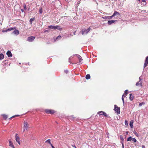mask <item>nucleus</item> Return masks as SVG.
<instances>
[{"instance_id":"nucleus-2","label":"nucleus","mask_w":148,"mask_h":148,"mask_svg":"<svg viewBox=\"0 0 148 148\" xmlns=\"http://www.w3.org/2000/svg\"><path fill=\"white\" fill-rule=\"evenodd\" d=\"M29 125L28 123L27 122L24 121L23 123V131L27 130L28 127L29 126Z\"/></svg>"},{"instance_id":"nucleus-34","label":"nucleus","mask_w":148,"mask_h":148,"mask_svg":"<svg viewBox=\"0 0 148 148\" xmlns=\"http://www.w3.org/2000/svg\"><path fill=\"white\" fill-rule=\"evenodd\" d=\"M144 104V103L143 102H142L140 103L139 104V106L140 107L142 105H143Z\"/></svg>"},{"instance_id":"nucleus-53","label":"nucleus","mask_w":148,"mask_h":148,"mask_svg":"<svg viewBox=\"0 0 148 148\" xmlns=\"http://www.w3.org/2000/svg\"><path fill=\"white\" fill-rule=\"evenodd\" d=\"M75 32L74 33V35H75Z\"/></svg>"},{"instance_id":"nucleus-35","label":"nucleus","mask_w":148,"mask_h":148,"mask_svg":"<svg viewBox=\"0 0 148 148\" xmlns=\"http://www.w3.org/2000/svg\"><path fill=\"white\" fill-rule=\"evenodd\" d=\"M134 133L136 136H138V134L136 132H134Z\"/></svg>"},{"instance_id":"nucleus-18","label":"nucleus","mask_w":148,"mask_h":148,"mask_svg":"<svg viewBox=\"0 0 148 148\" xmlns=\"http://www.w3.org/2000/svg\"><path fill=\"white\" fill-rule=\"evenodd\" d=\"M133 95L132 94H130V100L131 101L133 99Z\"/></svg>"},{"instance_id":"nucleus-16","label":"nucleus","mask_w":148,"mask_h":148,"mask_svg":"<svg viewBox=\"0 0 148 148\" xmlns=\"http://www.w3.org/2000/svg\"><path fill=\"white\" fill-rule=\"evenodd\" d=\"M13 29V28H9L8 29H7L5 30H4L2 31L3 32H7L8 31H10L11 30H12Z\"/></svg>"},{"instance_id":"nucleus-30","label":"nucleus","mask_w":148,"mask_h":148,"mask_svg":"<svg viewBox=\"0 0 148 148\" xmlns=\"http://www.w3.org/2000/svg\"><path fill=\"white\" fill-rule=\"evenodd\" d=\"M128 93V90H127L125 91L124 94H125V95H127Z\"/></svg>"},{"instance_id":"nucleus-38","label":"nucleus","mask_w":148,"mask_h":148,"mask_svg":"<svg viewBox=\"0 0 148 148\" xmlns=\"http://www.w3.org/2000/svg\"><path fill=\"white\" fill-rule=\"evenodd\" d=\"M61 38V36H58L56 38V39H60Z\"/></svg>"},{"instance_id":"nucleus-41","label":"nucleus","mask_w":148,"mask_h":148,"mask_svg":"<svg viewBox=\"0 0 148 148\" xmlns=\"http://www.w3.org/2000/svg\"><path fill=\"white\" fill-rule=\"evenodd\" d=\"M125 96L126 95H125L124 94H123V95L122 96V98H123L124 99L125 97Z\"/></svg>"},{"instance_id":"nucleus-14","label":"nucleus","mask_w":148,"mask_h":148,"mask_svg":"<svg viewBox=\"0 0 148 148\" xmlns=\"http://www.w3.org/2000/svg\"><path fill=\"white\" fill-rule=\"evenodd\" d=\"M9 142L10 146L12 147V148H15L11 140H9Z\"/></svg>"},{"instance_id":"nucleus-1","label":"nucleus","mask_w":148,"mask_h":148,"mask_svg":"<svg viewBox=\"0 0 148 148\" xmlns=\"http://www.w3.org/2000/svg\"><path fill=\"white\" fill-rule=\"evenodd\" d=\"M91 29L90 27H89L88 29H83L81 31L82 35H86Z\"/></svg>"},{"instance_id":"nucleus-25","label":"nucleus","mask_w":148,"mask_h":148,"mask_svg":"<svg viewBox=\"0 0 148 148\" xmlns=\"http://www.w3.org/2000/svg\"><path fill=\"white\" fill-rule=\"evenodd\" d=\"M49 29H54V26L50 25L48 26Z\"/></svg>"},{"instance_id":"nucleus-50","label":"nucleus","mask_w":148,"mask_h":148,"mask_svg":"<svg viewBox=\"0 0 148 148\" xmlns=\"http://www.w3.org/2000/svg\"><path fill=\"white\" fill-rule=\"evenodd\" d=\"M52 147V148H55V147L53 146V145H52V146H51Z\"/></svg>"},{"instance_id":"nucleus-20","label":"nucleus","mask_w":148,"mask_h":148,"mask_svg":"<svg viewBox=\"0 0 148 148\" xmlns=\"http://www.w3.org/2000/svg\"><path fill=\"white\" fill-rule=\"evenodd\" d=\"M133 121H131L130 123V125L131 127V128H133Z\"/></svg>"},{"instance_id":"nucleus-17","label":"nucleus","mask_w":148,"mask_h":148,"mask_svg":"<svg viewBox=\"0 0 148 148\" xmlns=\"http://www.w3.org/2000/svg\"><path fill=\"white\" fill-rule=\"evenodd\" d=\"M76 56L79 60V62H80L82 60V58L79 55H76Z\"/></svg>"},{"instance_id":"nucleus-44","label":"nucleus","mask_w":148,"mask_h":148,"mask_svg":"<svg viewBox=\"0 0 148 148\" xmlns=\"http://www.w3.org/2000/svg\"><path fill=\"white\" fill-rule=\"evenodd\" d=\"M122 101H123V104H124V99H123V98H122Z\"/></svg>"},{"instance_id":"nucleus-51","label":"nucleus","mask_w":148,"mask_h":148,"mask_svg":"<svg viewBox=\"0 0 148 148\" xmlns=\"http://www.w3.org/2000/svg\"><path fill=\"white\" fill-rule=\"evenodd\" d=\"M45 32H48V31L47 30H45Z\"/></svg>"},{"instance_id":"nucleus-6","label":"nucleus","mask_w":148,"mask_h":148,"mask_svg":"<svg viewBox=\"0 0 148 148\" xmlns=\"http://www.w3.org/2000/svg\"><path fill=\"white\" fill-rule=\"evenodd\" d=\"M117 21L116 20H111L108 21V23L109 25H111L113 23H115Z\"/></svg>"},{"instance_id":"nucleus-13","label":"nucleus","mask_w":148,"mask_h":148,"mask_svg":"<svg viewBox=\"0 0 148 148\" xmlns=\"http://www.w3.org/2000/svg\"><path fill=\"white\" fill-rule=\"evenodd\" d=\"M116 15H119L120 14L119 12H118L116 11H114L113 14L112 16V18L113 17L115 16Z\"/></svg>"},{"instance_id":"nucleus-40","label":"nucleus","mask_w":148,"mask_h":148,"mask_svg":"<svg viewBox=\"0 0 148 148\" xmlns=\"http://www.w3.org/2000/svg\"><path fill=\"white\" fill-rule=\"evenodd\" d=\"M18 116V115H16L15 116H12L10 118V119H12V118H14L15 116Z\"/></svg>"},{"instance_id":"nucleus-22","label":"nucleus","mask_w":148,"mask_h":148,"mask_svg":"<svg viewBox=\"0 0 148 148\" xmlns=\"http://www.w3.org/2000/svg\"><path fill=\"white\" fill-rule=\"evenodd\" d=\"M90 77V76L89 74H87L86 76V78L87 79H89Z\"/></svg>"},{"instance_id":"nucleus-36","label":"nucleus","mask_w":148,"mask_h":148,"mask_svg":"<svg viewBox=\"0 0 148 148\" xmlns=\"http://www.w3.org/2000/svg\"><path fill=\"white\" fill-rule=\"evenodd\" d=\"M23 8H24V9L26 10H27V8L26 7V6L25 5H23Z\"/></svg>"},{"instance_id":"nucleus-3","label":"nucleus","mask_w":148,"mask_h":148,"mask_svg":"<svg viewBox=\"0 0 148 148\" xmlns=\"http://www.w3.org/2000/svg\"><path fill=\"white\" fill-rule=\"evenodd\" d=\"M114 111L117 113L118 114H119L120 113V108L118 107L116 105H115L114 106Z\"/></svg>"},{"instance_id":"nucleus-28","label":"nucleus","mask_w":148,"mask_h":148,"mask_svg":"<svg viewBox=\"0 0 148 148\" xmlns=\"http://www.w3.org/2000/svg\"><path fill=\"white\" fill-rule=\"evenodd\" d=\"M101 113H103V115L104 116L106 117H108V115L106 113L104 112H101Z\"/></svg>"},{"instance_id":"nucleus-46","label":"nucleus","mask_w":148,"mask_h":148,"mask_svg":"<svg viewBox=\"0 0 148 148\" xmlns=\"http://www.w3.org/2000/svg\"><path fill=\"white\" fill-rule=\"evenodd\" d=\"M142 147L143 148H145V146L144 145H142Z\"/></svg>"},{"instance_id":"nucleus-19","label":"nucleus","mask_w":148,"mask_h":148,"mask_svg":"<svg viewBox=\"0 0 148 148\" xmlns=\"http://www.w3.org/2000/svg\"><path fill=\"white\" fill-rule=\"evenodd\" d=\"M45 142V143H48L51 146H52V144L51 143L50 139H48Z\"/></svg>"},{"instance_id":"nucleus-7","label":"nucleus","mask_w":148,"mask_h":148,"mask_svg":"<svg viewBox=\"0 0 148 148\" xmlns=\"http://www.w3.org/2000/svg\"><path fill=\"white\" fill-rule=\"evenodd\" d=\"M35 38L34 36H31L27 38V40L29 42H32L34 39Z\"/></svg>"},{"instance_id":"nucleus-43","label":"nucleus","mask_w":148,"mask_h":148,"mask_svg":"<svg viewBox=\"0 0 148 148\" xmlns=\"http://www.w3.org/2000/svg\"><path fill=\"white\" fill-rule=\"evenodd\" d=\"M141 1L143 2L146 3V1L145 0H141ZM146 4V3H145V4Z\"/></svg>"},{"instance_id":"nucleus-54","label":"nucleus","mask_w":148,"mask_h":148,"mask_svg":"<svg viewBox=\"0 0 148 148\" xmlns=\"http://www.w3.org/2000/svg\"><path fill=\"white\" fill-rule=\"evenodd\" d=\"M139 2L140 1V0H138Z\"/></svg>"},{"instance_id":"nucleus-27","label":"nucleus","mask_w":148,"mask_h":148,"mask_svg":"<svg viewBox=\"0 0 148 148\" xmlns=\"http://www.w3.org/2000/svg\"><path fill=\"white\" fill-rule=\"evenodd\" d=\"M57 29L58 30H61L62 29V28L60 26L58 25Z\"/></svg>"},{"instance_id":"nucleus-47","label":"nucleus","mask_w":148,"mask_h":148,"mask_svg":"<svg viewBox=\"0 0 148 148\" xmlns=\"http://www.w3.org/2000/svg\"><path fill=\"white\" fill-rule=\"evenodd\" d=\"M72 146L75 148H76V146H75V145H72Z\"/></svg>"},{"instance_id":"nucleus-52","label":"nucleus","mask_w":148,"mask_h":148,"mask_svg":"<svg viewBox=\"0 0 148 148\" xmlns=\"http://www.w3.org/2000/svg\"><path fill=\"white\" fill-rule=\"evenodd\" d=\"M128 132H126V134H128Z\"/></svg>"},{"instance_id":"nucleus-42","label":"nucleus","mask_w":148,"mask_h":148,"mask_svg":"<svg viewBox=\"0 0 148 148\" xmlns=\"http://www.w3.org/2000/svg\"><path fill=\"white\" fill-rule=\"evenodd\" d=\"M121 143L122 144V147L123 148H124V144H123V143Z\"/></svg>"},{"instance_id":"nucleus-31","label":"nucleus","mask_w":148,"mask_h":148,"mask_svg":"<svg viewBox=\"0 0 148 148\" xmlns=\"http://www.w3.org/2000/svg\"><path fill=\"white\" fill-rule=\"evenodd\" d=\"M103 112L102 111H100V112H98V114H99V115H103V113H101V112Z\"/></svg>"},{"instance_id":"nucleus-5","label":"nucleus","mask_w":148,"mask_h":148,"mask_svg":"<svg viewBox=\"0 0 148 148\" xmlns=\"http://www.w3.org/2000/svg\"><path fill=\"white\" fill-rule=\"evenodd\" d=\"M15 140H16V141L18 142V144L19 145H20V141L19 140L20 138H19L18 136V135L17 134H16V135L15 136Z\"/></svg>"},{"instance_id":"nucleus-21","label":"nucleus","mask_w":148,"mask_h":148,"mask_svg":"<svg viewBox=\"0 0 148 148\" xmlns=\"http://www.w3.org/2000/svg\"><path fill=\"white\" fill-rule=\"evenodd\" d=\"M120 138L121 140V143H123L124 141V139L123 137V136L122 135H120Z\"/></svg>"},{"instance_id":"nucleus-23","label":"nucleus","mask_w":148,"mask_h":148,"mask_svg":"<svg viewBox=\"0 0 148 148\" xmlns=\"http://www.w3.org/2000/svg\"><path fill=\"white\" fill-rule=\"evenodd\" d=\"M4 57V55L2 53L0 54V60L2 59Z\"/></svg>"},{"instance_id":"nucleus-33","label":"nucleus","mask_w":148,"mask_h":148,"mask_svg":"<svg viewBox=\"0 0 148 148\" xmlns=\"http://www.w3.org/2000/svg\"><path fill=\"white\" fill-rule=\"evenodd\" d=\"M132 140L135 143L137 141L136 139L134 138H132Z\"/></svg>"},{"instance_id":"nucleus-45","label":"nucleus","mask_w":148,"mask_h":148,"mask_svg":"<svg viewBox=\"0 0 148 148\" xmlns=\"http://www.w3.org/2000/svg\"><path fill=\"white\" fill-rule=\"evenodd\" d=\"M64 72H65L66 73H68V70H65V71H64Z\"/></svg>"},{"instance_id":"nucleus-9","label":"nucleus","mask_w":148,"mask_h":148,"mask_svg":"<svg viewBox=\"0 0 148 148\" xmlns=\"http://www.w3.org/2000/svg\"><path fill=\"white\" fill-rule=\"evenodd\" d=\"M142 82L141 81H139L137 82L136 85V86H142Z\"/></svg>"},{"instance_id":"nucleus-12","label":"nucleus","mask_w":148,"mask_h":148,"mask_svg":"<svg viewBox=\"0 0 148 148\" xmlns=\"http://www.w3.org/2000/svg\"><path fill=\"white\" fill-rule=\"evenodd\" d=\"M116 15H119L120 14L119 12H118L116 11H114L113 14L112 16V18L113 17L115 16Z\"/></svg>"},{"instance_id":"nucleus-24","label":"nucleus","mask_w":148,"mask_h":148,"mask_svg":"<svg viewBox=\"0 0 148 148\" xmlns=\"http://www.w3.org/2000/svg\"><path fill=\"white\" fill-rule=\"evenodd\" d=\"M2 116H3V118L5 119H6L8 118L7 116L5 114H3Z\"/></svg>"},{"instance_id":"nucleus-49","label":"nucleus","mask_w":148,"mask_h":148,"mask_svg":"<svg viewBox=\"0 0 148 148\" xmlns=\"http://www.w3.org/2000/svg\"><path fill=\"white\" fill-rule=\"evenodd\" d=\"M139 81H141V80H142V79L140 77H139Z\"/></svg>"},{"instance_id":"nucleus-48","label":"nucleus","mask_w":148,"mask_h":148,"mask_svg":"<svg viewBox=\"0 0 148 148\" xmlns=\"http://www.w3.org/2000/svg\"><path fill=\"white\" fill-rule=\"evenodd\" d=\"M21 11L23 12H24V10L23 9H22L21 10Z\"/></svg>"},{"instance_id":"nucleus-26","label":"nucleus","mask_w":148,"mask_h":148,"mask_svg":"<svg viewBox=\"0 0 148 148\" xmlns=\"http://www.w3.org/2000/svg\"><path fill=\"white\" fill-rule=\"evenodd\" d=\"M132 137L130 136L127 138V141H131V140H132Z\"/></svg>"},{"instance_id":"nucleus-39","label":"nucleus","mask_w":148,"mask_h":148,"mask_svg":"<svg viewBox=\"0 0 148 148\" xmlns=\"http://www.w3.org/2000/svg\"><path fill=\"white\" fill-rule=\"evenodd\" d=\"M125 125H127L128 124V122L126 120L125 121Z\"/></svg>"},{"instance_id":"nucleus-11","label":"nucleus","mask_w":148,"mask_h":148,"mask_svg":"<svg viewBox=\"0 0 148 148\" xmlns=\"http://www.w3.org/2000/svg\"><path fill=\"white\" fill-rule=\"evenodd\" d=\"M6 54L8 57H12V54L10 51H8L7 52Z\"/></svg>"},{"instance_id":"nucleus-4","label":"nucleus","mask_w":148,"mask_h":148,"mask_svg":"<svg viewBox=\"0 0 148 148\" xmlns=\"http://www.w3.org/2000/svg\"><path fill=\"white\" fill-rule=\"evenodd\" d=\"M45 112L47 114H53L55 113V111L51 110H46Z\"/></svg>"},{"instance_id":"nucleus-29","label":"nucleus","mask_w":148,"mask_h":148,"mask_svg":"<svg viewBox=\"0 0 148 148\" xmlns=\"http://www.w3.org/2000/svg\"><path fill=\"white\" fill-rule=\"evenodd\" d=\"M34 20V18H31L30 19L29 22L31 24H32L33 21Z\"/></svg>"},{"instance_id":"nucleus-8","label":"nucleus","mask_w":148,"mask_h":148,"mask_svg":"<svg viewBox=\"0 0 148 148\" xmlns=\"http://www.w3.org/2000/svg\"><path fill=\"white\" fill-rule=\"evenodd\" d=\"M148 64V56L146 58L145 60L144 65V68H145Z\"/></svg>"},{"instance_id":"nucleus-32","label":"nucleus","mask_w":148,"mask_h":148,"mask_svg":"<svg viewBox=\"0 0 148 148\" xmlns=\"http://www.w3.org/2000/svg\"><path fill=\"white\" fill-rule=\"evenodd\" d=\"M39 12L40 13V14H42V8H41L39 10Z\"/></svg>"},{"instance_id":"nucleus-37","label":"nucleus","mask_w":148,"mask_h":148,"mask_svg":"<svg viewBox=\"0 0 148 148\" xmlns=\"http://www.w3.org/2000/svg\"><path fill=\"white\" fill-rule=\"evenodd\" d=\"M58 25L54 26V29H57Z\"/></svg>"},{"instance_id":"nucleus-15","label":"nucleus","mask_w":148,"mask_h":148,"mask_svg":"<svg viewBox=\"0 0 148 148\" xmlns=\"http://www.w3.org/2000/svg\"><path fill=\"white\" fill-rule=\"evenodd\" d=\"M13 33L16 35H18L19 34V31L17 29L14 30L13 32Z\"/></svg>"},{"instance_id":"nucleus-10","label":"nucleus","mask_w":148,"mask_h":148,"mask_svg":"<svg viewBox=\"0 0 148 148\" xmlns=\"http://www.w3.org/2000/svg\"><path fill=\"white\" fill-rule=\"evenodd\" d=\"M102 18L104 19H111L112 18V16H105L104 17H102Z\"/></svg>"}]
</instances>
